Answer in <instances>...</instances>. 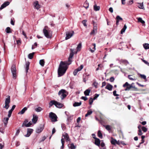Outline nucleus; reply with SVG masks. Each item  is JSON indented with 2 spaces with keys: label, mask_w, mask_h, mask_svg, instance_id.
<instances>
[{
  "label": "nucleus",
  "mask_w": 149,
  "mask_h": 149,
  "mask_svg": "<svg viewBox=\"0 0 149 149\" xmlns=\"http://www.w3.org/2000/svg\"><path fill=\"white\" fill-rule=\"evenodd\" d=\"M70 51L71 52L68 58V61L64 62L61 61L60 62L58 70V77L62 76L64 74L68 68V66L71 63V59L74 55V50L71 49Z\"/></svg>",
  "instance_id": "obj_1"
},
{
  "label": "nucleus",
  "mask_w": 149,
  "mask_h": 149,
  "mask_svg": "<svg viewBox=\"0 0 149 149\" xmlns=\"http://www.w3.org/2000/svg\"><path fill=\"white\" fill-rule=\"evenodd\" d=\"M53 105L58 108H61L63 106V104L55 100H52L49 103V107L50 108Z\"/></svg>",
  "instance_id": "obj_2"
},
{
  "label": "nucleus",
  "mask_w": 149,
  "mask_h": 149,
  "mask_svg": "<svg viewBox=\"0 0 149 149\" xmlns=\"http://www.w3.org/2000/svg\"><path fill=\"white\" fill-rule=\"evenodd\" d=\"M47 27L45 26L43 30V32L45 36L47 38H51L52 36V32L47 29Z\"/></svg>",
  "instance_id": "obj_3"
},
{
  "label": "nucleus",
  "mask_w": 149,
  "mask_h": 149,
  "mask_svg": "<svg viewBox=\"0 0 149 149\" xmlns=\"http://www.w3.org/2000/svg\"><path fill=\"white\" fill-rule=\"evenodd\" d=\"M68 94V92L64 89L61 90L58 93V95L62 100Z\"/></svg>",
  "instance_id": "obj_4"
},
{
  "label": "nucleus",
  "mask_w": 149,
  "mask_h": 149,
  "mask_svg": "<svg viewBox=\"0 0 149 149\" xmlns=\"http://www.w3.org/2000/svg\"><path fill=\"white\" fill-rule=\"evenodd\" d=\"M7 97L5 99V105L3 107V108H5L6 109H8L9 107V104L10 102V96L8 95L7 96Z\"/></svg>",
  "instance_id": "obj_5"
},
{
  "label": "nucleus",
  "mask_w": 149,
  "mask_h": 149,
  "mask_svg": "<svg viewBox=\"0 0 149 149\" xmlns=\"http://www.w3.org/2000/svg\"><path fill=\"white\" fill-rule=\"evenodd\" d=\"M49 117L51 118L52 122H55L57 121V116L55 113L52 112L50 113Z\"/></svg>",
  "instance_id": "obj_6"
},
{
  "label": "nucleus",
  "mask_w": 149,
  "mask_h": 149,
  "mask_svg": "<svg viewBox=\"0 0 149 149\" xmlns=\"http://www.w3.org/2000/svg\"><path fill=\"white\" fill-rule=\"evenodd\" d=\"M93 31L90 33L91 35H95L97 33V24L93 22Z\"/></svg>",
  "instance_id": "obj_7"
},
{
  "label": "nucleus",
  "mask_w": 149,
  "mask_h": 149,
  "mask_svg": "<svg viewBox=\"0 0 149 149\" xmlns=\"http://www.w3.org/2000/svg\"><path fill=\"white\" fill-rule=\"evenodd\" d=\"M74 32L73 31H68L66 33L65 40H68L70 38L74 35Z\"/></svg>",
  "instance_id": "obj_8"
},
{
  "label": "nucleus",
  "mask_w": 149,
  "mask_h": 149,
  "mask_svg": "<svg viewBox=\"0 0 149 149\" xmlns=\"http://www.w3.org/2000/svg\"><path fill=\"white\" fill-rule=\"evenodd\" d=\"M11 72L12 73L13 76V78L15 79L16 77V70L15 65H13L12 66L11 68Z\"/></svg>",
  "instance_id": "obj_9"
},
{
  "label": "nucleus",
  "mask_w": 149,
  "mask_h": 149,
  "mask_svg": "<svg viewBox=\"0 0 149 149\" xmlns=\"http://www.w3.org/2000/svg\"><path fill=\"white\" fill-rule=\"evenodd\" d=\"M44 128V125H40V126L38 127L36 130V132L37 133H41L43 130Z\"/></svg>",
  "instance_id": "obj_10"
},
{
  "label": "nucleus",
  "mask_w": 149,
  "mask_h": 149,
  "mask_svg": "<svg viewBox=\"0 0 149 149\" xmlns=\"http://www.w3.org/2000/svg\"><path fill=\"white\" fill-rule=\"evenodd\" d=\"M10 3L8 1H6L4 2L0 7V10H1L9 5Z\"/></svg>",
  "instance_id": "obj_11"
},
{
  "label": "nucleus",
  "mask_w": 149,
  "mask_h": 149,
  "mask_svg": "<svg viewBox=\"0 0 149 149\" xmlns=\"http://www.w3.org/2000/svg\"><path fill=\"white\" fill-rule=\"evenodd\" d=\"M111 142L112 144L114 145H115L116 144H118L119 145L120 144V143L119 141H117L116 140L113 139L112 138H111Z\"/></svg>",
  "instance_id": "obj_12"
},
{
  "label": "nucleus",
  "mask_w": 149,
  "mask_h": 149,
  "mask_svg": "<svg viewBox=\"0 0 149 149\" xmlns=\"http://www.w3.org/2000/svg\"><path fill=\"white\" fill-rule=\"evenodd\" d=\"M63 139H66L67 141H70V139L68 134L67 133H64L63 134L62 137Z\"/></svg>",
  "instance_id": "obj_13"
},
{
  "label": "nucleus",
  "mask_w": 149,
  "mask_h": 149,
  "mask_svg": "<svg viewBox=\"0 0 149 149\" xmlns=\"http://www.w3.org/2000/svg\"><path fill=\"white\" fill-rule=\"evenodd\" d=\"M38 116H37L35 115H33V118L32 120V122L33 123L35 124L36 123L38 120Z\"/></svg>",
  "instance_id": "obj_14"
},
{
  "label": "nucleus",
  "mask_w": 149,
  "mask_h": 149,
  "mask_svg": "<svg viewBox=\"0 0 149 149\" xmlns=\"http://www.w3.org/2000/svg\"><path fill=\"white\" fill-rule=\"evenodd\" d=\"M93 138L95 139V144L97 146H99L100 144V140L98 139L96 137H93Z\"/></svg>",
  "instance_id": "obj_15"
},
{
  "label": "nucleus",
  "mask_w": 149,
  "mask_h": 149,
  "mask_svg": "<svg viewBox=\"0 0 149 149\" xmlns=\"http://www.w3.org/2000/svg\"><path fill=\"white\" fill-rule=\"evenodd\" d=\"M133 88L135 89V90L136 91H137L138 89L137 88H136L133 85H130L129 86H128L126 88L125 90V91H129L131 88Z\"/></svg>",
  "instance_id": "obj_16"
},
{
  "label": "nucleus",
  "mask_w": 149,
  "mask_h": 149,
  "mask_svg": "<svg viewBox=\"0 0 149 149\" xmlns=\"http://www.w3.org/2000/svg\"><path fill=\"white\" fill-rule=\"evenodd\" d=\"M34 7L37 9H38L40 8V6L38 4V1H36L33 3Z\"/></svg>",
  "instance_id": "obj_17"
},
{
  "label": "nucleus",
  "mask_w": 149,
  "mask_h": 149,
  "mask_svg": "<svg viewBox=\"0 0 149 149\" xmlns=\"http://www.w3.org/2000/svg\"><path fill=\"white\" fill-rule=\"evenodd\" d=\"M112 86L109 84H107L105 87L106 89H107L109 91L112 90Z\"/></svg>",
  "instance_id": "obj_18"
},
{
  "label": "nucleus",
  "mask_w": 149,
  "mask_h": 149,
  "mask_svg": "<svg viewBox=\"0 0 149 149\" xmlns=\"http://www.w3.org/2000/svg\"><path fill=\"white\" fill-rule=\"evenodd\" d=\"M27 109L26 107H24L19 113H18V114H23L26 111Z\"/></svg>",
  "instance_id": "obj_19"
},
{
  "label": "nucleus",
  "mask_w": 149,
  "mask_h": 149,
  "mask_svg": "<svg viewBox=\"0 0 149 149\" xmlns=\"http://www.w3.org/2000/svg\"><path fill=\"white\" fill-rule=\"evenodd\" d=\"M100 7L99 6H97L96 4H95L93 6V9L95 11H97L100 10Z\"/></svg>",
  "instance_id": "obj_20"
},
{
  "label": "nucleus",
  "mask_w": 149,
  "mask_h": 149,
  "mask_svg": "<svg viewBox=\"0 0 149 149\" xmlns=\"http://www.w3.org/2000/svg\"><path fill=\"white\" fill-rule=\"evenodd\" d=\"M116 19H117L116 24L118 25L120 20H123V19L119 15L117 16Z\"/></svg>",
  "instance_id": "obj_21"
},
{
  "label": "nucleus",
  "mask_w": 149,
  "mask_h": 149,
  "mask_svg": "<svg viewBox=\"0 0 149 149\" xmlns=\"http://www.w3.org/2000/svg\"><path fill=\"white\" fill-rule=\"evenodd\" d=\"M139 5L138 6L140 9H144V8L143 4V2L142 3H138Z\"/></svg>",
  "instance_id": "obj_22"
},
{
  "label": "nucleus",
  "mask_w": 149,
  "mask_h": 149,
  "mask_svg": "<svg viewBox=\"0 0 149 149\" xmlns=\"http://www.w3.org/2000/svg\"><path fill=\"white\" fill-rule=\"evenodd\" d=\"M91 90L89 89L86 90L84 92V94L86 96H88L89 95L90 93V92Z\"/></svg>",
  "instance_id": "obj_23"
},
{
  "label": "nucleus",
  "mask_w": 149,
  "mask_h": 149,
  "mask_svg": "<svg viewBox=\"0 0 149 149\" xmlns=\"http://www.w3.org/2000/svg\"><path fill=\"white\" fill-rule=\"evenodd\" d=\"M138 19V21L139 22H140L142 24H144L145 23V21L143 20L142 18L141 17H139L137 18Z\"/></svg>",
  "instance_id": "obj_24"
},
{
  "label": "nucleus",
  "mask_w": 149,
  "mask_h": 149,
  "mask_svg": "<svg viewBox=\"0 0 149 149\" xmlns=\"http://www.w3.org/2000/svg\"><path fill=\"white\" fill-rule=\"evenodd\" d=\"M9 118L8 117L5 118H4L3 122L4 124L6 125L7 123H8V121L9 120Z\"/></svg>",
  "instance_id": "obj_25"
},
{
  "label": "nucleus",
  "mask_w": 149,
  "mask_h": 149,
  "mask_svg": "<svg viewBox=\"0 0 149 149\" xmlns=\"http://www.w3.org/2000/svg\"><path fill=\"white\" fill-rule=\"evenodd\" d=\"M93 45L94 46V47L93 48V49H92L91 48L89 49V50L92 52L93 53L95 50V44L94 43L93 44Z\"/></svg>",
  "instance_id": "obj_26"
},
{
  "label": "nucleus",
  "mask_w": 149,
  "mask_h": 149,
  "mask_svg": "<svg viewBox=\"0 0 149 149\" xmlns=\"http://www.w3.org/2000/svg\"><path fill=\"white\" fill-rule=\"evenodd\" d=\"M81 47V43H79L77 48V52L79 51L80 50Z\"/></svg>",
  "instance_id": "obj_27"
},
{
  "label": "nucleus",
  "mask_w": 149,
  "mask_h": 149,
  "mask_svg": "<svg viewBox=\"0 0 149 149\" xmlns=\"http://www.w3.org/2000/svg\"><path fill=\"white\" fill-rule=\"evenodd\" d=\"M127 28V27L125 24L124 25V26L123 28L122 29L121 31V33L123 34V33L125 31L126 29Z\"/></svg>",
  "instance_id": "obj_28"
},
{
  "label": "nucleus",
  "mask_w": 149,
  "mask_h": 149,
  "mask_svg": "<svg viewBox=\"0 0 149 149\" xmlns=\"http://www.w3.org/2000/svg\"><path fill=\"white\" fill-rule=\"evenodd\" d=\"M61 142L62 144V146L61 148V149H63L64 148V144L65 143V141L64 140V139H63V138H62L61 140Z\"/></svg>",
  "instance_id": "obj_29"
},
{
  "label": "nucleus",
  "mask_w": 149,
  "mask_h": 149,
  "mask_svg": "<svg viewBox=\"0 0 149 149\" xmlns=\"http://www.w3.org/2000/svg\"><path fill=\"white\" fill-rule=\"evenodd\" d=\"M81 104V102H75L73 104V106L74 107H77L79 106H80Z\"/></svg>",
  "instance_id": "obj_30"
},
{
  "label": "nucleus",
  "mask_w": 149,
  "mask_h": 149,
  "mask_svg": "<svg viewBox=\"0 0 149 149\" xmlns=\"http://www.w3.org/2000/svg\"><path fill=\"white\" fill-rule=\"evenodd\" d=\"M39 63L42 66H43L45 64V61L43 59L41 60L40 61Z\"/></svg>",
  "instance_id": "obj_31"
},
{
  "label": "nucleus",
  "mask_w": 149,
  "mask_h": 149,
  "mask_svg": "<svg viewBox=\"0 0 149 149\" xmlns=\"http://www.w3.org/2000/svg\"><path fill=\"white\" fill-rule=\"evenodd\" d=\"M42 110V108H41L40 107H38V108H36L35 109V110L37 112H40Z\"/></svg>",
  "instance_id": "obj_32"
},
{
  "label": "nucleus",
  "mask_w": 149,
  "mask_h": 149,
  "mask_svg": "<svg viewBox=\"0 0 149 149\" xmlns=\"http://www.w3.org/2000/svg\"><path fill=\"white\" fill-rule=\"evenodd\" d=\"M34 54V52H33L32 53L29 54L28 55V58L30 59H32L33 57Z\"/></svg>",
  "instance_id": "obj_33"
},
{
  "label": "nucleus",
  "mask_w": 149,
  "mask_h": 149,
  "mask_svg": "<svg viewBox=\"0 0 149 149\" xmlns=\"http://www.w3.org/2000/svg\"><path fill=\"white\" fill-rule=\"evenodd\" d=\"M6 31L7 33H11V31L10 30V28L9 27H7L6 29Z\"/></svg>",
  "instance_id": "obj_34"
},
{
  "label": "nucleus",
  "mask_w": 149,
  "mask_h": 149,
  "mask_svg": "<svg viewBox=\"0 0 149 149\" xmlns=\"http://www.w3.org/2000/svg\"><path fill=\"white\" fill-rule=\"evenodd\" d=\"M89 6V3L87 1H86L84 4V7L86 8L87 9Z\"/></svg>",
  "instance_id": "obj_35"
},
{
  "label": "nucleus",
  "mask_w": 149,
  "mask_h": 149,
  "mask_svg": "<svg viewBox=\"0 0 149 149\" xmlns=\"http://www.w3.org/2000/svg\"><path fill=\"white\" fill-rule=\"evenodd\" d=\"M92 111L91 110L88 111L87 113L85 115V117H87L88 116L91 115L92 113Z\"/></svg>",
  "instance_id": "obj_36"
},
{
  "label": "nucleus",
  "mask_w": 149,
  "mask_h": 149,
  "mask_svg": "<svg viewBox=\"0 0 149 149\" xmlns=\"http://www.w3.org/2000/svg\"><path fill=\"white\" fill-rule=\"evenodd\" d=\"M69 147L70 149H74L75 148V146L74 145L73 143L71 144L69 146Z\"/></svg>",
  "instance_id": "obj_37"
},
{
  "label": "nucleus",
  "mask_w": 149,
  "mask_h": 149,
  "mask_svg": "<svg viewBox=\"0 0 149 149\" xmlns=\"http://www.w3.org/2000/svg\"><path fill=\"white\" fill-rule=\"evenodd\" d=\"M98 135L100 138L101 139L102 138V134L100 130H99L98 132Z\"/></svg>",
  "instance_id": "obj_38"
},
{
  "label": "nucleus",
  "mask_w": 149,
  "mask_h": 149,
  "mask_svg": "<svg viewBox=\"0 0 149 149\" xmlns=\"http://www.w3.org/2000/svg\"><path fill=\"white\" fill-rule=\"evenodd\" d=\"M29 62H28L26 63V72H28V70L29 69Z\"/></svg>",
  "instance_id": "obj_39"
},
{
  "label": "nucleus",
  "mask_w": 149,
  "mask_h": 149,
  "mask_svg": "<svg viewBox=\"0 0 149 149\" xmlns=\"http://www.w3.org/2000/svg\"><path fill=\"white\" fill-rule=\"evenodd\" d=\"M28 121L27 120H25L24 123H23V124L22 125V127H24V126H25V125L27 124V123L28 122Z\"/></svg>",
  "instance_id": "obj_40"
},
{
  "label": "nucleus",
  "mask_w": 149,
  "mask_h": 149,
  "mask_svg": "<svg viewBox=\"0 0 149 149\" xmlns=\"http://www.w3.org/2000/svg\"><path fill=\"white\" fill-rule=\"evenodd\" d=\"M128 77L129 79L130 80H136V77H134V78H133L131 77V75H129L128 76Z\"/></svg>",
  "instance_id": "obj_41"
},
{
  "label": "nucleus",
  "mask_w": 149,
  "mask_h": 149,
  "mask_svg": "<svg viewBox=\"0 0 149 149\" xmlns=\"http://www.w3.org/2000/svg\"><path fill=\"white\" fill-rule=\"evenodd\" d=\"M83 68V65H81L80 66L76 69L79 71H80Z\"/></svg>",
  "instance_id": "obj_42"
},
{
  "label": "nucleus",
  "mask_w": 149,
  "mask_h": 149,
  "mask_svg": "<svg viewBox=\"0 0 149 149\" xmlns=\"http://www.w3.org/2000/svg\"><path fill=\"white\" fill-rule=\"evenodd\" d=\"M33 131V130L31 129H28L27 132L29 134H31V133Z\"/></svg>",
  "instance_id": "obj_43"
},
{
  "label": "nucleus",
  "mask_w": 149,
  "mask_h": 149,
  "mask_svg": "<svg viewBox=\"0 0 149 149\" xmlns=\"http://www.w3.org/2000/svg\"><path fill=\"white\" fill-rule=\"evenodd\" d=\"M140 75L141 78L146 80V75H145L144 74H140Z\"/></svg>",
  "instance_id": "obj_44"
},
{
  "label": "nucleus",
  "mask_w": 149,
  "mask_h": 149,
  "mask_svg": "<svg viewBox=\"0 0 149 149\" xmlns=\"http://www.w3.org/2000/svg\"><path fill=\"white\" fill-rule=\"evenodd\" d=\"M106 129L108 130H110L111 129L110 126L109 125H107L104 126Z\"/></svg>",
  "instance_id": "obj_45"
},
{
  "label": "nucleus",
  "mask_w": 149,
  "mask_h": 149,
  "mask_svg": "<svg viewBox=\"0 0 149 149\" xmlns=\"http://www.w3.org/2000/svg\"><path fill=\"white\" fill-rule=\"evenodd\" d=\"M130 84L128 83L127 82H126L123 85V86L124 87L128 86H129Z\"/></svg>",
  "instance_id": "obj_46"
},
{
  "label": "nucleus",
  "mask_w": 149,
  "mask_h": 149,
  "mask_svg": "<svg viewBox=\"0 0 149 149\" xmlns=\"http://www.w3.org/2000/svg\"><path fill=\"white\" fill-rule=\"evenodd\" d=\"M12 111H12V110H10L8 111V118H10V117L11 115L12 114Z\"/></svg>",
  "instance_id": "obj_47"
},
{
  "label": "nucleus",
  "mask_w": 149,
  "mask_h": 149,
  "mask_svg": "<svg viewBox=\"0 0 149 149\" xmlns=\"http://www.w3.org/2000/svg\"><path fill=\"white\" fill-rule=\"evenodd\" d=\"M141 60L145 64L147 65H148L149 66V63L147 61L144 60H143L142 59H141Z\"/></svg>",
  "instance_id": "obj_48"
},
{
  "label": "nucleus",
  "mask_w": 149,
  "mask_h": 149,
  "mask_svg": "<svg viewBox=\"0 0 149 149\" xmlns=\"http://www.w3.org/2000/svg\"><path fill=\"white\" fill-rule=\"evenodd\" d=\"M32 125V123L31 122H30L28 123L27 124L25 125V127H29L30 126Z\"/></svg>",
  "instance_id": "obj_49"
},
{
  "label": "nucleus",
  "mask_w": 149,
  "mask_h": 149,
  "mask_svg": "<svg viewBox=\"0 0 149 149\" xmlns=\"http://www.w3.org/2000/svg\"><path fill=\"white\" fill-rule=\"evenodd\" d=\"M46 137L45 136L43 137L41 139V140L40 141L39 143H40L42 141H44L46 139Z\"/></svg>",
  "instance_id": "obj_50"
},
{
  "label": "nucleus",
  "mask_w": 149,
  "mask_h": 149,
  "mask_svg": "<svg viewBox=\"0 0 149 149\" xmlns=\"http://www.w3.org/2000/svg\"><path fill=\"white\" fill-rule=\"evenodd\" d=\"M78 72L79 71L76 69L73 72V74L74 75V76H76Z\"/></svg>",
  "instance_id": "obj_51"
},
{
  "label": "nucleus",
  "mask_w": 149,
  "mask_h": 149,
  "mask_svg": "<svg viewBox=\"0 0 149 149\" xmlns=\"http://www.w3.org/2000/svg\"><path fill=\"white\" fill-rule=\"evenodd\" d=\"M86 21H87L86 20H83L82 22V24H83L85 26H87V25L86 23Z\"/></svg>",
  "instance_id": "obj_52"
},
{
  "label": "nucleus",
  "mask_w": 149,
  "mask_h": 149,
  "mask_svg": "<svg viewBox=\"0 0 149 149\" xmlns=\"http://www.w3.org/2000/svg\"><path fill=\"white\" fill-rule=\"evenodd\" d=\"M142 130L144 132H146L147 131V128L145 127H142Z\"/></svg>",
  "instance_id": "obj_53"
},
{
  "label": "nucleus",
  "mask_w": 149,
  "mask_h": 149,
  "mask_svg": "<svg viewBox=\"0 0 149 149\" xmlns=\"http://www.w3.org/2000/svg\"><path fill=\"white\" fill-rule=\"evenodd\" d=\"M93 99L92 98H90L89 100V104H90L91 105L92 104L93 102Z\"/></svg>",
  "instance_id": "obj_54"
},
{
  "label": "nucleus",
  "mask_w": 149,
  "mask_h": 149,
  "mask_svg": "<svg viewBox=\"0 0 149 149\" xmlns=\"http://www.w3.org/2000/svg\"><path fill=\"white\" fill-rule=\"evenodd\" d=\"M116 93V91H114L113 92V95L115 96H119V95L118 94H117Z\"/></svg>",
  "instance_id": "obj_55"
},
{
  "label": "nucleus",
  "mask_w": 149,
  "mask_h": 149,
  "mask_svg": "<svg viewBox=\"0 0 149 149\" xmlns=\"http://www.w3.org/2000/svg\"><path fill=\"white\" fill-rule=\"evenodd\" d=\"M138 134L140 136L141 135L143 134V133L141 129L139 130Z\"/></svg>",
  "instance_id": "obj_56"
},
{
  "label": "nucleus",
  "mask_w": 149,
  "mask_h": 149,
  "mask_svg": "<svg viewBox=\"0 0 149 149\" xmlns=\"http://www.w3.org/2000/svg\"><path fill=\"white\" fill-rule=\"evenodd\" d=\"M20 130L19 129H18V130H17V131H16L15 135L16 136H17L19 134L20 132Z\"/></svg>",
  "instance_id": "obj_57"
},
{
  "label": "nucleus",
  "mask_w": 149,
  "mask_h": 149,
  "mask_svg": "<svg viewBox=\"0 0 149 149\" xmlns=\"http://www.w3.org/2000/svg\"><path fill=\"white\" fill-rule=\"evenodd\" d=\"M81 99L84 100L86 101L87 99V98L86 97H84L82 96L81 97Z\"/></svg>",
  "instance_id": "obj_58"
},
{
  "label": "nucleus",
  "mask_w": 149,
  "mask_h": 149,
  "mask_svg": "<svg viewBox=\"0 0 149 149\" xmlns=\"http://www.w3.org/2000/svg\"><path fill=\"white\" fill-rule=\"evenodd\" d=\"M93 85L95 87L97 88V83L95 82L93 83Z\"/></svg>",
  "instance_id": "obj_59"
},
{
  "label": "nucleus",
  "mask_w": 149,
  "mask_h": 149,
  "mask_svg": "<svg viewBox=\"0 0 149 149\" xmlns=\"http://www.w3.org/2000/svg\"><path fill=\"white\" fill-rule=\"evenodd\" d=\"M99 96V95L97 94H96L95 96L94 97L93 99L95 100Z\"/></svg>",
  "instance_id": "obj_60"
},
{
  "label": "nucleus",
  "mask_w": 149,
  "mask_h": 149,
  "mask_svg": "<svg viewBox=\"0 0 149 149\" xmlns=\"http://www.w3.org/2000/svg\"><path fill=\"white\" fill-rule=\"evenodd\" d=\"M109 80L111 82H113L114 80V78L113 77H111Z\"/></svg>",
  "instance_id": "obj_61"
},
{
  "label": "nucleus",
  "mask_w": 149,
  "mask_h": 149,
  "mask_svg": "<svg viewBox=\"0 0 149 149\" xmlns=\"http://www.w3.org/2000/svg\"><path fill=\"white\" fill-rule=\"evenodd\" d=\"M17 44L18 45H20L21 43V40H18L17 41Z\"/></svg>",
  "instance_id": "obj_62"
},
{
  "label": "nucleus",
  "mask_w": 149,
  "mask_h": 149,
  "mask_svg": "<svg viewBox=\"0 0 149 149\" xmlns=\"http://www.w3.org/2000/svg\"><path fill=\"white\" fill-rule=\"evenodd\" d=\"M109 10L111 13H112L113 12V9L112 8L110 7L109 8Z\"/></svg>",
  "instance_id": "obj_63"
},
{
  "label": "nucleus",
  "mask_w": 149,
  "mask_h": 149,
  "mask_svg": "<svg viewBox=\"0 0 149 149\" xmlns=\"http://www.w3.org/2000/svg\"><path fill=\"white\" fill-rule=\"evenodd\" d=\"M65 6L67 8H68L70 7V5L69 4L67 3L65 4Z\"/></svg>",
  "instance_id": "obj_64"
}]
</instances>
